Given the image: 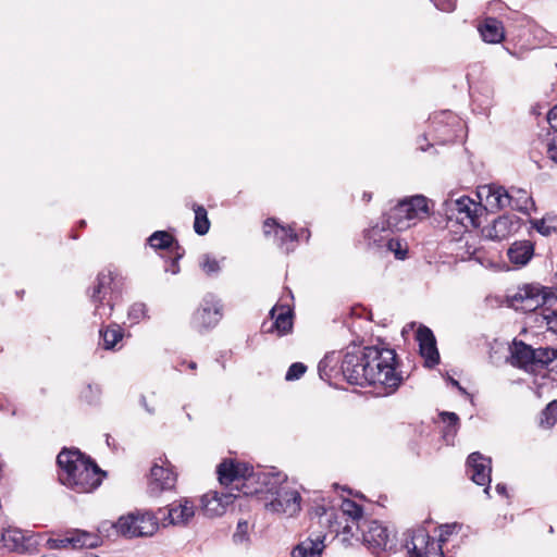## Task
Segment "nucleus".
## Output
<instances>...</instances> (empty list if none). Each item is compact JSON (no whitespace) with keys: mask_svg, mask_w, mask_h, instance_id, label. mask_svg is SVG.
<instances>
[{"mask_svg":"<svg viewBox=\"0 0 557 557\" xmlns=\"http://www.w3.org/2000/svg\"><path fill=\"white\" fill-rule=\"evenodd\" d=\"M441 557H443V555Z\"/></svg>","mask_w":557,"mask_h":557,"instance_id":"obj_64","label":"nucleus"},{"mask_svg":"<svg viewBox=\"0 0 557 557\" xmlns=\"http://www.w3.org/2000/svg\"><path fill=\"white\" fill-rule=\"evenodd\" d=\"M387 251H391L395 255L397 259H404L407 253V245H404L398 238L389 237L383 246Z\"/></svg>","mask_w":557,"mask_h":557,"instance_id":"obj_40","label":"nucleus"},{"mask_svg":"<svg viewBox=\"0 0 557 557\" xmlns=\"http://www.w3.org/2000/svg\"><path fill=\"white\" fill-rule=\"evenodd\" d=\"M178 264H177V261H173L172 263V268L171 269H166V271H171L173 274H176L178 272Z\"/></svg>","mask_w":557,"mask_h":557,"instance_id":"obj_57","label":"nucleus"},{"mask_svg":"<svg viewBox=\"0 0 557 557\" xmlns=\"http://www.w3.org/2000/svg\"><path fill=\"white\" fill-rule=\"evenodd\" d=\"M440 122L442 123L444 120L450 121L451 123L457 121V117L453 115L450 112H442L440 115L435 116L434 120L440 119Z\"/></svg>","mask_w":557,"mask_h":557,"instance_id":"obj_54","label":"nucleus"},{"mask_svg":"<svg viewBox=\"0 0 557 557\" xmlns=\"http://www.w3.org/2000/svg\"><path fill=\"white\" fill-rule=\"evenodd\" d=\"M299 236H306V240H309V237H310V232L308 230H302L300 232V234L298 235Z\"/></svg>","mask_w":557,"mask_h":557,"instance_id":"obj_60","label":"nucleus"},{"mask_svg":"<svg viewBox=\"0 0 557 557\" xmlns=\"http://www.w3.org/2000/svg\"><path fill=\"white\" fill-rule=\"evenodd\" d=\"M306 370H307V367L304 363L295 362L288 368L286 375H285V380L286 381L298 380L300 376H302L305 374Z\"/></svg>","mask_w":557,"mask_h":557,"instance_id":"obj_46","label":"nucleus"},{"mask_svg":"<svg viewBox=\"0 0 557 557\" xmlns=\"http://www.w3.org/2000/svg\"><path fill=\"white\" fill-rule=\"evenodd\" d=\"M557 420V400L550 401L542 411L540 423L543 426L550 428Z\"/></svg>","mask_w":557,"mask_h":557,"instance_id":"obj_38","label":"nucleus"},{"mask_svg":"<svg viewBox=\"0 0 557 557\" xmlns=\"http://www.w3.org/2000/svg\"><path fill=\"white\" fill-rule=\"evenodd\" d=\"M339 361L342 362V357H341L339 352L332 351V352L326 354L324 356V358L318 364V370H319L320 376L322 379H324L325 376L329 377L330 376L329 370L331 371V370L335 369Z\"/></svg>","mask_w":557,"mask_h":557,"instance_id":"obj_34","label":"nucleus"},{"mask_svg":"<svg viewBox=\"0 0 557 557\" xmlns=\"http://www.w3.org/2000/svg\"><path fill=\"white\" fill-rule=\"evenodd\" d=\"M508 304L515 310L532 312L545 304L546 296L540 285L528 284L509 295Z\"/></svg>","mask_w":557,"mask_h":557,"instance_id":"obj_8","label":"nucleus"},{"mask_svg":"<svg viewBox=\"0 0 557 557\" xmlns=\"http://www.w3.org/2000/svg\"><path fill=\"white\" fill-rule=\"evenodd\" d=\"M342 510L345 515L349 516L357 525L363 521L362 508L355 502L344 500L342 504Z\"/></svg>","mask_w":557,"mask_h":557,"instance_id":"obj_39","label":"nucleus"},{"mask_svg":"<svg viewBox=\"0 0 557 557\" xmlns=\"http://www.w3.org/2000/svg\"><path fill=\"white\" fill-rule=\"evenodd\" d=\"M114 283L113 275L111 272H102L97 277V283L92 288L91 300L98 305L95 308V315H98L101 320L111 315L113 305L111 298L107 299V296L112 293V285Z\"/></svg>","mask_w":557,"mask_h":557,"instance_id":"obj_11","label":"nucleus"},{"mask_svg":"<svg viewBox=\"0 0 557 557\" xmlns=\"http://www.w3.org/2000/svg\"><path fill=\"white\" fill-rule=\"evenodd\" d=\"M40 536L28 531L9 527L0 533V547L10 553L29 554L37 549Z\"/></svg>","mask_w":557,"mask_h":557,"instance_id":"obj_7","label":"nucleus"},{"mask_svg":"<svg viewBox=\"0 0 557 557\" xmlns=\"http://www.w3.org/2000/svg\"><path fill=\"white\" fill-rule=\"evenodd\" d=\"M434 5L444 12H453L456 8V0H431Z\"/></svg>","mask_w":557,"mask_h":557,"instance_id":"obj_50","label":"nucleus"},{"mask_svg":"<svg viewBox=\"0 0 557 557\" xmlns=\"http://www.w3.org/2000/svg\"><path fill=\"white\" fill-rule=\"evenodd\" d=\"M363 200L364 201H370L371 200V194L370 193H363V196H362Z\"/></svg>","mask_w":557,"mask_h":557,"instance_id":"obj_61","label":"nucleus"},{"mask_svg":"<svg viewBox=\"0 0 557 557\" xmlns=\"http://www.w3.org/2000/svg\"><path fill=\"white\" fill-rule=\"evenodd\" d=\"M112 528L116 529V532L127 536V537H135L138 536L137 534V523H136V517L135 513H129L125 517H121L116 523L111 525Z\"/></svg>","mask_w":557,"mask_h":557,"instance_id":"obj_32","label":"nucleus"},{"mask_svg":"<svg viewBox=\"0 0 557 557\" xmlns=\"http://www.w3.org/2000/svg\"><path fill=\"white\" fill-rule=\"evenodd\" d=\"M263 233L265 236L272 235L277 245L287 253L295 249L298 242V234L292 227L280 225L274 219H268L264 222Z\"/></svg>","mask_w":557,"mask_h":557,"instance_id":"obj_15","label":"nucleus"},{"mask_svg":"<svg viewBox=\"0 0 557 557\" xmlns=\"http://www.w3.org/2000/svg\"><path fill=\"white\" fill-rule=\"evenodd\" d=\"M193 210L195 212L194 230L202 236L206 235L210 230V221L208 219L207 210L203 206L194 205Z\"/></svg>","mask_w":557,"mask_h":557,"instance_id":"obj_33","label":"nucleus"},{"mask_svg":"<svg viewBox=\"0 0 557 557\" xmlns=\"http://www.w3.org/2000/svg\"><path fill=\"white\" fill-rule=\"evenodd\" d=\"M324 548L323 539L317 535L299 542L292 550V557H321Z\"/></svg>","mask_w":557,"mask_h":557,"instance_id":"obj_25","label":"nucleus"},{"mask_svg":"<svg viewBox=\"0 0 557 557\" xmlns=\"http://www.w3.org/2000/svg\"><path fill=\"white\" fill-rule=\"evenodd\" d=\"M491 458L485 457L478 451L472 453L467 460L469 476L475 484L485 486L484 493L487 495L490 493L491 483Z\"/></svg>","mask_w":557,"mask_h":557,"instance_id":"obj_13","label":"nucleus"},{"mask_svg":"<svg viewBox=\"0 0 557 557\" xmlns=\"http://www.w3.org/2000/svg\"><path fill=\"white\" fill-rule=\"evenodd\" d=\"M417 341L419 342L420 354L424 358L425 364L430 368L437 364L440 361V354L432 331L426 326H419L417 331Z\"/></svg>","mask_w":557,"mask_h":557,"instance_id":"obj_18","label":"nucleus"},{"mask_svg":"<svg viewBox=\"0 0 557 557\" xmlns=\"http://www.w3.org/2000/svg\"><path fill=\"white\" fill-rule=\"evenodd\" d=\"M104 349H114L123 338V330L117 324H112L99 331Z\"/></svg>","mask_w":557,"mask_h":557,"instance_id":"obj_31","label":"nucleus"},{"mask_svg":"<svg viewBox=\"0 0 557 557\" xmlns=\"http://www.w3.org/2000/svg\"><path fill=\"white\" fill-rule=\"evenodd\" d=\"M496 491L499 495H503V496L506 495V486L504 484H497Z\"/></svg>","mask_w":557,"mask_h":557,"instance_id":"obj_56","label":"nucleus"},{"mask_svg":"<svg viewBox=\"0 0 557 557\" xmlns=\"http://www.w3.org/2000/svg\"><path fill=\"white\" fill-rule=\"evenodd\" d=\"M148 242L152 248L165 249L172 244L173 237L164 231H157L148 238Z\"/></svg>","mask_w":557,"mask_h":557,"instance_id":"obj_37","label":"nucleus"},{"mask_svg":"<svg viewBox=\"0 0 557 557\" xmlns=\"http://www.w3.org/2000/svg\"><path fill=\"white\" fill-rule=\"evenodd\" d=\"M271 322H263L264 333H276L278 336L288 334L293 329V311L289 307L275 305L270 310Z\"/></svg>","mask_w":557,"mask_h":557,"instance_id":"obj_14","label":"nucleus"},{"mask_svg":"<svg viewBox=\"0 0 557 557\" xmlns=\"http://www.w3.org/2000/svg\"><path fill=\"white\" fill-rule=\"evenodd\" d=\"M249 530V523L247 521H238L236 531L233 535V539L236 543H243L247 540Z\"/></svg>","mask_w":557,"mask_h":557,"instance_id":"obj_48","label":"nucleus"},{"mask_svg":"<svg viewBox=\"0 0 557 557\" xmlns=\"http://www.w3.org/2000/svg\"><path fill=\"white\" fill-rule=\"evenodd\" d=\"M478 196L485 201V208L490 211H499L509 208L508 189L499 185H484Z\"/></svg>","mask_w":557,"mask_h":557,"instance_id":"obj_17","label":"nucleus"},{"mask_svg":"<svg viewBox=\"0 0 557 557\" xmlns=\"http://www.w3.org/2000/svg\"><path fill=\"white\" fill-rule=\"evenodd\" d=\"M456 528H457V524H446V525H444L443 529H442V533L440 535V541L444 542L445 541L444 536L448 535V534H451Z\"/></svg>","mask_w":557,"mask_h":557,"instance_id":"obj_53","label":"nucleus"},{"mask_svg":"<svg viewBox=\"0 0 557 557\" xmlns=\"http://www.w3.org/2000/svg\"><path fill=\"white\" fill-rule=\"evenodd\" d=\"M138 536H151L158 529L157 518L150 512L135 513Z\"/></svg>","mask_w":557,"mask_h":557,"instance_id":"obj_30","label":"nucleus"},{"mask_svg":"<svg viewBox=\"0 0 557 557\" xmlns=\"http://www.w3.org/2000/svg\"><path fill=\"white\" fill-rule=\"evenodd\" d=\"M219 482L228 484L239 482L242 479L248 484L257 482L255 490L244 491V495H259L265 510L293 517L301 509V496L297 486L289 482L287 475L278 471H262L255 473L252 468L246 463H235L232 460H224L216 468Z\"/></svg>","mask_w":557,"mask_h":557,"instance_id":"obj_1","label":"nucleus"},{"mask_svg":"<svg viewBox=\"0 0 557 557\" xmlns=\"http://www.w3.org/2000/svg\"><path fill=\"white\" fill-rule=\"evenodd\" d=\"M508 198L510 200L509 208L523 213H529L534 206L531 195L523 188L510 187Z\"/></svg>","mask_w":557,"mask_h":557,"instance_id":"obj_27","label":"nucleus"},{"mask_svg":"<svg viewBox=\"0 0 557 557\" xmlns=\"http://www.w3.org/2000/svg\"><path fill=\"white\" fill-rule=\"evenodd\" d=\"M535 351L531 346L525 345L522 342H515L511 348V358L513 364L519 367H528L534 363Z\"/></svg>","mask_w":557,"mask_h":557,"instance_id":"obj_29","label":"nucleus"},{"mask_svg":"<svg viewBox=\"0 0 557 557\" xmlns=\"http://www.w3.org/2000/svg\"><path fill=\"white\" fill-rule=\"evenodd\" d=\"M222 317V305L220 299L213 294H207L201 301L200 307L195 311L191 324L198 331L214 327Z\"/></svg>","mask_w":557,"mask_h":557,"instance_id":"obj_10","label":"nucleus"},{"mask_svg":"<svg viewBox=\"0 0 557 557\" xmlns=\"http://www.w3.org/2000/svg\"><path fill=\"white\" fill-rule=\"evenodd\" d=\"M479 211H481L480 203L469 196L459 195L455 191L447 195L438 209V213L444 215L447 221H455L465 227L479 225Z\"/></svg>","mask_w":557,"mask_h":557,"instance_id":"obj_4","label":"nucleus"},{"mask_svg":"<svg viewBox=\"0 0 557 557\" xmlns=\"http://www.w3.org/2000/svg\"><path fill=\"white\" fill-rule=\"evenodd\" d=\"M533 245L528 240L516 242L508 249L509 260L518 265H525L533 256Z\"/></svg>","mask_w":557,"mask_h":557,"instance_id":"obj_28","label":"nucleus"},{"mask_svg":"<svg viewBox=\"0 0 557 557\" xmlns=\"http://www.w3.org/2000/svg\"><path fill=\"white\" fill-rule=\"evenodd\" d=\"M47 546L50 548V549H61V548H66L69 546H71V541H70V534H69V531L66 532V534L62 537H58V539H49L47 541Z\"/></svg>","mask_w":557,"mask_h":557,"instance_id":"obj_47","label":"nucleus"},{"mask_svg":"<svg viewBox=\"0 0 557 557\" xmlns=\"http://www.w3.org/2000/svg\"><path fill=\"white\" fill-rule=\"evenodd\" d=\"M71 547L73 548H96L101 545L99 534L74 529L69 531Z\"/></svg>","mask_w":557,"mask_h":557,"instance_id":"obj_26","label":"nucleus"},{"mask_svg":"<svg viewBox=\"0 0 557 557\" xmlns=\"http://www.w3.org/2000/svg\"><path fill=\"white\" fill-rule=\"evenodd\" d=\"M521 227V220L513 214H505L484 230V234L492 240H504L516 234Z\"/></svg>","mask_w":557,"mask_h":557,"instance_id":"obj_16","label":"nucleus"},{"mask_svg":"<svg viewBox=\"0 0 557 557\" xmlns=\"http://www.w3.org/2000/svg\"><path fill=\"white\" fill-rule=\"evenodd\" d=\"M362 541L373 550H387L394 546V536L382 523L375 520H363L358 523Z\"/></svg>","mask_w":557,"mask_h":557,"instance_id":"obj_9","label":"nucleus"},{"mask_svg":"<svg viewBox=\"0 0 557 557\" xmlns=\"http://www.w3.org/2000/svg\"><path fill=\"white\" fill-rule=\"evenodd\" d=\"M450 383H451L454 386H456V387H457L461 393H466V389H465L462 386H460V384H459V382H458V381H456V380H454V379H450Z\"/></svg>","mask_w":557,"mask_h":557,"instance_id":"obj_58","label":"nucleus"},{"mask_svg":"<svg viewBox=\"0 0 557 557\" xmlns=\"http://www.w3.org/2000/svg\"><path fill=\"white\" fill-rule=\"evenodd\" d=\"M188 368H189L190 370H195V369L197 368V363H196V362H194V361H190V362H188Z\"/></svg>","mask_w":557,"mask_h":557,"instance_id":"obj_62","label":"nucleus"},{"mask_svg":"<svg viewBox=\"0 0 557 557\" xmlns=\"http://www.w3.org/2000/svg\"><path fill=\"white\" fill-rule=\"evenodd\" d=\"M220 484L222 485L221 482ZM228 485H232L228 492L210 491L201 497V508L206 516L211 518L222 516L238 496L234 491L244 493L245 490H248V481L244 479L239 482L223 484L225 487Z\"/></svg>","mask_w":557,"mask_h":557,"instance_id":"obj_6","label":"nucleus"},{"mask_svg":"<svg viewBox=\"0 0 557 557\" xmlns=\"http://www.w3.org/2000/svg\"><path fill=\"white\" fill-rule=\"evenodd\" d=\"M547 330L557 334V310L543 315Z\"/></svg>","mask_w":557,"mask_h":557,"instance_id":"obj_49","label":"nucleus"},{"mask_svg":"<svg viewBox=\"0 0 557 557\" xmlns=\"http://www.w3.org/2000/svg\"><path fill=\"white\" fill-rule=\"evenodd\" d=\"M200 267L208 275L216 274L220 272L219 261L209 255H205L200 261Z\"/></svg>","mask_w":557,"mask_h":557,"instance_id":"obj_45","label":"nucleus"},{"mask_svg":"<svg viewBox=\"0 0 557 557\" xmlns=\"http://www.w3.org/2000/svg\"><path fill=\"white\" fill-rule=\"evenodd\" d=\"M535 230L544 236H549L557 231L554 219H542L534 222Z\"/></svg>","mask_w":557,"mask_h":557,"instance_id":"obj_43","label":"nucleus"},{"mask_svg":"<svg viewBox=\"0 0 557 557\" xmlns=\"http://www.w3.org/2000/svg\"><path fill=\"white\" fill-rule=\"evenodd\" d=\"M442 421L446 423L445 436L448 434L454 435L457 431L459 418L455 412H442Z\"/></svg>","mask_w":557,"mask_h":557,"instance_id":"obj_44","label":"nucleus"},{"mask_svg":"<svg viewBox=\"0 0 557 557\" xmlns=\"http://www.w3.org/2000/svg\"><path fill=\"white\" fill-rule=\"evenodd\" d=\"M547 121L557 135V104L549 110Z\"/></svg>","mask_w":557,"mask_h":557,"instance_id":"obj_52","label":"nucleus"},{"mask_svg":"<svg viewBox=\"0 0 557 557\" xmlns=\"http://www.w3.org/2000/svg\"><path fill=\"white\" fill-rule=\"evenodd\" d=\"M454 139V134H450V132H445V137L443 138L444 143L451 141Z\"/></svg>","mask_w":557,"mask_h":557,"instance_id":"obj_59","label":"nucleus"},{"mask_svg":"<svg viewBox=\"0 0 557 557\" xmlns=\"http://www.w3.org/2000/svg\"><path fill=\"white\" fill-rule=\"evenodd\" d=\"M393 227H388L385 220L382 218L381 222L375 223L364 231V240L369 247L383 248L387 239L391 237Z\"/></svg>","mask_w":557,"mask_h":557,"instance_id":"obj_24","label":"nucleus"},{"mask_svg":"<svg viewBox=\"0 0 557 557\" xmlns=\"http://www.w3.org/2000/svg\"><path fill=\"white\" fill-rule=\"evenodd\" d=\"M548 157L557 164V135L547 145Z\"/></svg>","mask_w":557,"mask_h":557,"instance_id":"obj_51","label":"nucleus"},{"mask_svg":"<svg viewBox=\"0 0 557 557\" xmlns=\"http://www.w3.org/2000/svg\"><path fill=\"white\" fill-rule=\"evenodd\" d=\"M147 317V307L143 302H136L128 310V320L132 324H137Z\"/></svg>","mask_w":557,"mask_h":557,"instance_id":"obj_42","label":"nucleus"},{"mask_svg":"<svg viewBox=\"0 0 557 557\" xmlns=\"http://www.w3.org/2000/svg\"><path fill=\"white\" fill-rule=\"evenodd\" d=\"M534 363H549L557 359V349L550 347H541L534 349Z\"/></svg>","mask_w":557,"mask_h":557,"instance_id":"obj_41","label":"nucleus"},{"mask_svg":"<svg viewBox=\"0 0 557 557\" xmlns=\"http://www.w3.org/2000/svg\"><path fill=\"white\" fill-rule=\"evenodd\" d=\"M160 461L161 463H154L150 470L148 492L151 496H158L163 491H170L176 484L177 476L171 465L163 459H160Z\"/></svg>","mask_w":557,"mask_h":557,"instance_id":"obj_12","label":"nucleus"},{"mask_svg":"<svg viewBox=\"0 0 557 557\" xmlns=\"http://www.w3.org/2000/svg\"><path fill=\"white\" fill-rule=\"evenodd\" d=\"M383 219L388 227H393L395 231H405L412 226L408 216V209L405 208L403 200L384 213Z\"/></svg>","mask_w":557,"mask_h":557,"instance_id":"obj_23","label":"nucleus"},{"mask_svg":"<svg viewBox=\"0 0 557 557\" xmlns=\"http://www.w3.org/2000/svg\"><path fill=\"white\" fill-rule=\"evenodd\" d=\"M383 219L388 227H393L395 231H405L412 226L408 216V209L405 208L403 200L384 213Z\"/></svg>","mask_w":557,"mask_h":557,"instance_id":"obj_22","label":"nucleus"},{"mask_svg":"<svg viewBox=\"0 0 557 557\" xmlns=\"http://www.w3.org/2000/svg\"><path fill=\"white\" fill-rule=\"evenodd\" d=\"M101 397V388L97 384H85L81 392H79V398L89 404V405H96L99 403Z\"/></svg>","mask_w":557,"mask_h":557,"instance_id":"obj_36","label":"nucleus"},{"mask_svg":"<svg viewBox=\"0 0 557 557\" xmlns=\"http://www.w3.org/2000/svg\"><path fill=\"white\" fill-rule=\"evenodd\" d=\"M139 403L149 414L154 413V408L148 405L147 399L144 395L140 396Z\"/></svg>","mask_w":557,"mask_h":557,"instance_id":"obj_55","label":"nucleus"},{"mask_svg":"<svg viewBox=\"0 0 557 557\" xmlns=\"http://www.w3.org/2000/svg\"><path fill=\"white\" fill-rule=\"evenodd\" d=\"M478 30L487 44H499L505 39L503 23L495 17H485L479 23Z\"/></svg>","mask_w":557,"mask_h":557,"instance_id":"obj_21","label":"nucleus"},{"mask_svg":"<svg viewBox=\"0 0 557 557\" xmlns=\"http://www.w3.org/2000/svg\"><path fill=\"white\" fill-rule=\"evenodd\" d=\"M366 366L369 368L368 385L381 386L386 394L394 393L403 382L397 371V356L394 349L380 346H367Z\"/></svg>","mask_w":557,"mask_h":557,"instance_id":"obj_3","label":"nucleus"},{"mask_svg":"<svg viewBox=\"0 0 557 557\" xmlns=\"http://www.w3.org/2000/svg\"><path fill=\"white\" fill-rule=\"evenodd\" d=\"M405 208L408 209V216L412 226L426 219L431 213V200L422 195H416L403 199Z\"/></svg>","mask_w":557,"mask_h":557,"instance_id":"obj_20","label":"nucleus"},{"mask_svg":"<svg viewBox=\"0 0 557 557\" xmlns=\"http://www.w3.org/2000/svg\"><path fill=\"white\" fill-rule=\"evenodd\" d=\"M163 513V520H168V524H186L195 515V507L188 499L175 502L169 506L166 510H159Z\"/></svg>","mask_w":557,"mask_h":557,"instance_id":"obj_19","label":"nucleus"},{"mask_svg":"<svg viewBox=\"0 0 557 557\" xmlns=\"http://www.w3.org/2000/svg\"><path fill=\"white\" fill-rule=\"evenodd\" d=\"M86 557H98L97 555H89V556H86Z\"/></svg>","mask_w":557,"mask_h":557,"instance_id":"obj_63","label":"nucleus"},{"mask_svg":"<svg viewBox=\"0 0 557 557\" xmlns=\"http://www.w3.org/2000/svg\"><path fill=\"white\" fill-rule=\"evenodd\" d=\"M425 539L429 540V536H426L424 533H420V534L413 536L412 542H411L412 547L407 545L408 550L406 553V556L407 557H424V555H425L426 557H429L428 555L430 554V547L432 549L435 548V543L434 542H432L431 545H428L426 552L424 554L418 547V543L423 544L425 542ZM426 544H429V542H426Z\"/></svg>","mask_w":557,"mask_h":557,"instance_id":"obj_35","label":"nucleus"},{"mask_svg":"<svg viewBox=\"0 0 557 557\" xmlns=\"http://www.w3.org/2000/svg\"><path fill=\"white\" fill-rule=\"evenodd\" d=\"M62 484L77 493H88L101 482L100 469L78 449H63L57 458Z\"/></svg>","mask_w":557,"mask_h":557,"instance_id":"obj_2","label":"nucleus"},{"mask_svg":"<svg viewBox=\"0 0 557 557\" xmlns=\"http://www.w3.org/2000/svg\"><path fill=\"white\" fill-rule=\"evenodd\" d=\"M367 347L352 346L342 357L341 370L348 383L367 386L369 368L366 366Z\"/></svg>","mask_w":557,"mask_h":557,"instance_id":"obj_5","label":"nucleus"}]
</instances>
